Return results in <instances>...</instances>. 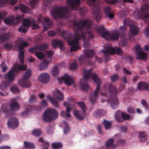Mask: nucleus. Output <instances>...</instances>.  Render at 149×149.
Returning <instances> with one entry per match:
<instances>
[{"mask_svg":"<svg viewBox=\"0 0 149 149\" xmlns=\"http://www.w3.org/2000/svg\"><path fill=\"white\" fill-rule=\"evenodd\" d=\"M92 24L91 21L87 19L75 22L73 24V28L74 30V39L72 40L73 38L72 34L67 31H63L61 32L62 37L64 39L68 40V44L69 45L78 44V40L82 39L84 42V47H87L89 46V41L85 42L86 35H88L89 40L94 38V35L91 32Z\"/></svg>","mask_w":149,"mask_h":149,"instance_id":"f257e3e1","label":"nucleus"},{"mask_svg":"<svg viewBox=\"0 0 149 149\" xmlns=\"http://www.w3.org/2000/svg\"><path fill=\"white\" fill-rule=\"evenodd\" d=\"M93 69L91 68L88 70L84 69V78L80 80V84L82 86V90L84 91H86L89 86L86 83H84V82H86L91 77L92 78L94 82L97 84V86L94 93L90 97V100L91 102L94 103L97 98V96L100 88V84L101 81L97 75L95 73L91 74Z\"/></svg>","mask_w":149,"mask_h":149,"instance_id":"f03ea898","label":"nucleus"},{"mask_svg":"<svg viewBox=\"0 0 149 149\" xmlns=\"http://www.w3.org/2000/svg\"><path fill=\"white\" fill-rule=\"evenodd\" d=\"M52 16L56 20L58 18L66 19L70 16L68 8L65 6H55L51 12Z\"/></svg>","mask_w":149,"mask_h":149,"instance_id":"7ed1b4c3","label":"nucleus"},{"mask_svg":"<svg viewBox=\"0 0 149 149\" xmlns=\"http://www.w3.org/2000/svg\"><path fill=\"white\" fill-rule=\"evenodd\" d=\"M97 31L101 36L107 40H112L117 41L119 37L118 32L116 31L111 35L108 31H106V29L103 26H100L97 28Z\"/></svg>","mask_w":149,"mask_h":149,"instance_id":"20e7f679","label":"nucleus"},{"mask_svg":"<svg viewBox=\"0 0 149 149\" xmlns=\"http://www.w3.org/2000/svg\"><path fill=\"white\" fill-rule=\"evenodd\" d=\"M58 116V112L56 109L49 108L44 113L42 119L45 122H50L56 119Z\"/></svg>","mask_w":149,"mask_h":149,"instance_id":"39448f33","label":"nucleus"},{"mask_svg":"<svg viewBox=\"0 0 149 149\" xmlns=\"http://www.w3.org/2000/svg\"><path fill=\"white\" fill-rule=\"evenodd\" d=\"M104 92H103L102 90L100 92V93L102 95H105L106 92H108L112 96L116 97L118 93V91L116 87L109 82L106 83L104 87Z\"/></svg>","mask_w":149,"mask_h":149,"instance_id":"423d86ee","label":"nucleus"},{"mask_svg":"<svg viewBox=\"0 0 149 149\" xmlns=\"http://www.w3.org/2000/svg\"><path fill=\"white\" fill-rule=\"evenodd\" d=\"M31 75V70L30 69L27 70L22 79L18 81V85L21 86L22 87L27 88L30 87L31 84L30 82L27 80L26 79L30 77Z\"/></svg>","mask_w":149,"mask_h":149,"instance_id":"0eeeda50","label":"nucleus"},{"mask_svg":"<svg viewBox=\"0 0 149 149\" xmlns=\"http://www.w3.org/2000/svg\"><path fill=\"white\" fill-rule=\"evenodd\" d=\"M102 52L107 55L105 58V60H107L109 58V56L108 55L109 54H113L116 52L118 55H121L123 53L122 50L120 48L117 47L114 48L110 46L107 47L105 49L102 50Z\"/></svg>","mask_w":149,"mask_h":149,"instance_id":"6e6552de","label":"nucleus"},{"mask_svg":"<svg viewBox=\"0 0 149 149\" xmlns=\"http://www.w3.org/2000/svg\"><path fill=\"white\" fill-rule=\"evenodd\" d=\"M84 52V56H81L79 58V61L81 64L88 62V58H92L94 54V51L93 50H85Z\"/></svg>","mask_w":149,"mask_h":149,"instance_id":"1a4fd4ad","label":"nucleus"},{"mask_svg":"<svg viewBox=\"0 0 149 149\" xmlns=\"http://www.w3.org/2000/svg\"><path fill=\"white\" fill-rule=\"evenodd\" d=\"M23 17V16L22 15H19L17 16H13L11 18L4 19V21L7 24L12 25L15 24L17 25L21 21Z\"/></svg>","mask_w":149,"mask_h":149,"instance_id":"9d476101","label":"nucleus"},{"mask_svg":"<svg viewBox=\"0 0 149 149\" xmlns=\"http://www.w3.org/2000/svg\"><path fill=\"white\" fill-rule=\"evenodd\" d=\"M102 6L99 4L94 5L92 9V12L93 14L95 19L97 21L100 20L101 18L100 14Z\"/></svg>","mask_w":149,"mask_h":149,"instance_id":"9b49d317","label":"nucleus"},{"mask_svg":"<svg viewBox=\"0 0 149 149\" xmlns=\"http://www.w3.org/2000/svg\"><path fill=\"white\" fill-rule=\"evenodd\" d=\"M67 6L72 10H77L80 4V0H67Z\"/></svg>","mask_w":149,"mask_h":149,"instance_id":"f8f14e48","label":"nucleus"},{"mask_svg":"<svg viewBox=\"0 0 149 149\" xmlns=\"http://www.w3.org/2000/svg\"><path fill=\"white\" fill-rule=\"evenodd\" d=\"M58 81L60 84H61L63 81H64L65 83L68 86L71 85L74 82L72 78L67 74H65L61 78H58Z\"/></svg>","mask_w":149,"mask_h":149,"instance_id":"ddd939ff","label":"nucleus"},{"mask_svg":"<svg viewBox=\"0 0 149 149\" xmlns=\"http://www.w3.org/2000/svg\"><path fill=\"white\" fill-rule=\"evenodd\" d=\"M135 48L137 54L136 58L137 59H145L147 58V54L142 52V49L139 45H136Z\"/></svg>","mask_w":149,"mask_h":149,"instance_id":"4468645a","label":"nucleus"},{"mask_svg":"<svg viewBox=\"0 0 149 149\" xmlns=\"http://www.w3.org/2000/svg\"><path fill=\"white\" fill-rule=\"evenodd\" d=\"M126 28V26H121L119 27L118 31L119 36H120L122 38V45L124 46H125L127 43V40L125 38Z\"/></svg>","mask_w":149,"mask_h":149,"instance_id":"2eb2a0df","label":"nucleus"},{"mask_svg":"<svg viewBox=\"0 0 149 149\" xmlns=\"http://www.w3.org/2000/svg\"><path fill=\"white\" fill-rule=\"evenodd\" d=\"M121 112L120 111H117L115 115L116 120L118 122H122L123 120H128L130 118L129 115L126 114L123 112L121 114V117L122 118L120 117Z\"/></svg>","mask_w":149,"mask_h":149,"instance_id":"dca6fc26","label":"nucleus"},{"mask_svg":"<svg viewBox=\"0 0 149 149\" xmlns=\"http://www.w3.org/2000/svg\"><path fill=\"white\" fill-rule=\"evenodd\" d=\"M52 44L53 48L55 49L58 46L60 48L61 51L64 50L65 47L62 41L58 39H54L52 40Z\"/></svg>","mask_w":149,"mask_h":149,"instance_id":"f3484780","label":"nucleus"},{"mask_svg":"<svg viewBox=\"0 0 149 149\" xmlns=\"http://www.w3.org/2000/svg\"><path fill=\"white\" fill-rule=\"evenodd\" d=\"M139 30L137 26L131 25L130 26V30L128 34L129 37H132L136 35L139 33Z\"/></svg>","mask_w":149,"mask_h":149,"instance_id":"a211bd4d","label":"nucleus"},{"mask_svg":"<svg viewBox=\"0 0 149 149\" xmlns=\"http://www.w3.org/2000/svg\"><path fill=\"white\" fill-rule=\"evenodd\" d=\"M8 125L11 129H15L18 125V120L17 118L12 117L8 121Z\"/></svg>","mask_w":149,"mask_h":149,"instance_id":"6ab92c4d","label":"nucleus"},{"mask_svg":"<svg viewBox=\"0 0 149 149\" xmlns=\"http://www.w3.org/2000/svg\"><path fill=\"white\" fill-rule=\"evenodd\" d=\"M39 81L44 84H46L49 82L50 80L49 75L46 73L41 74L39 77Z\"/></svg>","mask_w":149,"mask_h":149,"instance_id":"aec40b11","label":"nucleus"},{"mask_svg":"<svg viewBox=\"0 0 149 149\" xmlns=\"http://www.w3.org/2000/svg\"><path fill=\"white\" fill-rule=\"evenodd\" d=\"M73 114L76 118L80 120H83L86 116V112H84L81 111H74Z\"/></svg>","mask_w":149,"mask_h":149,"instance_id":"412c9836","label":"nucleus"},{"mask_svg":"<svg viewBox=\"0 0 149 149\" xmlns=\"http://www.w3.org/2000/svg\"><path fill=\"white\" fill-rule=\"evenodd\" d=\"M1 110L4 113H6L7 117L13 114V113L9 110L8 105L6 104H3L2 105Z\"/></svg>","mask_w":149,"mask_h":149,"instance_id":"4be33fe9","label":"nucleus"},{"mask_svg":"<svg viewBox=\"0 0 149 149\" xmlns=\"http://www.w3.org/2000/svg\"><path fill=\"white\" fill-rule=\"evenodd\" d=\"M138 88L140 90L149 91V85L144 82H140L138 84Z\"/></svg>","mask_w":149,"mask_h":149,"instance_id":"5701e85b","label":"nucleus"},{"mask_svg":"<svg viewBox=\"0 0 149 149\" xmlns=\"http://www.w3.org/2000/svg\"><path fill=\"white\" fill-rule=\"evenodd\" d=\"M44 21L43 22V24L44 27V30L46 31L52 25L53 23L50 20L49 17H44Z\"/></svg>","mask_w":149,"mask_h":149,"instance_id":"b1692460","label":"nucleus"},{"mask_svg":"<svg viewBox=\"0 0 149 149\" xmlns=\"http://www.w3.org/2000/svg\"><path fill=\"white\" fill-rule=\"evenodd\" d=\"M104 12L107 17L112 19L114 17V15L113 13H111V8L108 6H106L104 8Z\"/></svg>","mask_w":149,"mask_h":149,"instance_id":"393cba45","label":"nucleus"},{"mask_svg":"<svg viewBox=\"0 0 149 149\" xmlns=\"http://www.w3.org/2000/svg\"><path fill=\"white\" fill-rule=\"evenodd\" d=\"M17 70L16 66H15L13 68H12V69L8 72L7 75V77L10 81H12L15 78V75L13 72L14 71L16 72Z\"/></svg>","mask_w":149,"mask_h":149,"instance_id":"a878e982","label":"nucleus"},{"mask_svg":"<svg viewBox=\"0 0 149 149\" xmlns=\"http://www.w3.org/2000/svg\"><path fill=\"white\" fill-rule=\"evenodd\" d=\"M114 140L112 139H110L106 143V149H114L116 147V145H113Z\"/></svg>","mask_w":149,"mask_h":149,"instance_id":"bb28decb","label":"nucleus"},{"mask_svg":"<svg viewBox=\"0 0 149 149\" xmlns=\"http://www.w3.org/2000/svg\"><path fill=\"white\" fill-rule=\"evenodd\" d=\"M105 111L102 109H99L95 111L93 115V116L97 118H99L102 116L105 113Z\"/></svg>","mask_w":149,"mask_h":149,"instance_id":"cd10ccee","label":"nucleus"},{"mask_svg":"<svg viewBox=\"0 0 149 149\" xmlns=\"http://www.w3.org/2000/svg\"><path fill=\"white\" fill-rule=\"evenodd\" d=\"M10 109L11 111H15L19 110L20 107L19 104L17 102H13L10 104Z\"/></svg>","mask_w":149,"mask_h":149,"instance_id":"c85d7f7f","label":"nucleus"},{"mask_svg":"<svg viewBox=\"0 0 149 149\" xmlns=\"http://www.w3.org/2000/svg\"><path fill=\"white\" fill-rule=\"evenodd\" d=\"M54 96L58 100L63 101V95L61 92L57 90L53 92Z\"/></svg>","mask_w":149,"mask_h":149,"instance_id":"c756f323","label":"nucleus"},{"mask_svg":"<svg viewBox=\"0 0 149 149\" xmlns=\"http://www.w3.org/2000/svg\"><path fill=\"white\" fill-rule=\"evenodd\" d=\"M10 37V33L9 32L3 33L2 35L0 36V42L3 43L8 40Z\"/></svg>","mask_w":149,"mask_h":149,"instance_id":"7c9ffc66","label":"nucleus"},{"mask_svg":"<svg viewBox=\"0 0 149 149\" xmlns=\"http://www.w3.org/2000/svg\"><path fill=\"white\" fill-rule=\"evenodd\" d=\"M19 9L23 12L26 13L29 11V8L22 4H20L18 6H16L15 7V10H17Z\"/></svg>","mask_w":149,"mask_h":149,"instance_id":"2f4dec72","label":"nucleus"},{"mask_svg":"<svg viewBox=\"0 0 149 149\" xmlns=\"http://www.w3.org/2000/svg\"><path fill=\"white\" fill-rule=\"evenodd\" d=\"M111 106L113 109H116L119 104V100L116 97L113 98L110 100Z\"/></svg>","mask_w":149,"mask_h":149,"instance_id":"473e14b6","label":"nucleus"},{"mask_svg":"<svg viewBox=\"0 0 149 149\" xmlns=\"http://www.w3.org/2000/svg\"><path fill=\"white\" fill-rule=\"evenodd\" d=\"M51 61V59L50 58H49V59H45L39 66L40 70H43L46 69L48 66L49 62Z\"/></svg>","mask_w":149,"mask_h":149,"instance_id":"72a5a7b5","label":"nucleus"},{"mask_svg":"<svg viewBox=\"0 0 149 149\" xmlns=\"http://www.w3.org/2000/svg\"><path fill=\"white\" fill-rule=\"evenodd\" d=\"M47 98L54 107L57 108H59V104L56 100L49 95L47 96Z\"/></svg>","mask_w":149,"mask_h":149,"instance_id":"f704fd0d","label":"nucleus"},{"mask_svg":"<svg viewBox=\"0 0 149 149\" xmlns=\"http://www.w3.org/2000/svg\"><path fill=\"white\" fill-rule=\"evenodd\" d=\"M139 139L141 141H146L147 135L144 132H139Z\"/></svg>","mask_w":149,"mask_h":149,"instance_id":"c9c22d12","label":"nucleus"},{"mask_svg":"<svg viewBox=\"0 0 149 149\" xmlns=\"http://www.w3.org/2000/svg\"><path fill=\"white\" fill-rule=\"evenodd\" d=\"M32 107L31 106H28L25 107L26 110L21 112V116L23 117H26L27 116L28 113L31 111Z\"/></svg>","mask_w":149,"mask_h":149,"instance_id":"e433bc0d","label":"nucleus"},{"mask_svg":"<svg viewBox=\"0 0 149 149\" xmlns=\"http://www.w3.org/2000/svg\"><path fill=\"white\" fill-rule=\"evenodd\" d=\"M24 148L30 149H34L35 146L34 144L28 141H24Z\"/></svg>","mask_w":149,"mask_h":149,"instance_id":"4c0bfd02","label":"nucleus"},{"mask_svg":"<svg viewBox=\"0 0 149 149\" xmlns=\"http://www.w3.org/2000/svg\"><path fill=\"white\" fill-rule=\"evenodd\" d=\"M62 147V144L60 142L53 143L51 144L52 149H60Z\"/></svg>","mask_w":149,"mask_h":149,"instance_id":"58836bf2","label":"nucleus"},{"mask_svg":"<svg viewBox=\"0 0 149 149\" xmlns=\"http://www.w3.org/2000/svg\"><path fill=\"white\" fill-rule=\"evenodd\" d=\"M78 104L82 110L84 112H86L87 110V107L84 103L83 102H78Z\"/></svg>","mask_w":149,"mask_h":149,"instance_id":"ea45409f","label":"nucleus"},{"mask_svg":"<svg viewBox=\"0 0 149 149\" xmlns=\"http://www.w3.org/2000/svg\"><path fill=\"white\" fill-rule=\"evenodd\" d=\"M141 10L142 13L148 11L149 10V4L146 3L142 6Z\"/></svg>","mask_w":149,"mask_h":149,"instance_id":"a19ab883","label":"nucleus"},{"mask_svg":"<svg viewBox=\"0 0 149 149\" xmlns=\"http://www.w3.org/2000/svg\"><path fill=\"white\" fill-rule=\"evenodd\" d=\"M103 123L104 125L105 129L108 130L111 127L112 123L111 121H108L104 120H103Z\"/></svg>","mask_w":149,"mask_h":149,"instance_id":"79ce46f5","label":"nucleus"},{"mask_svg":"<svg viewBox=\"0 0 149 149\" xmlns=\"http://www.w3.org/2000/svg\"><path fill=\"white\" fill-rule=\"evenodd\" d=\"M49 47V45L47 43L42 44L41 45H38L37 47L38 50H39L44 51L47 49Z\"/></svg>","mask_w":149,"mask_h":149,"instance_id":"37998d69","label":"nucleus"},{"mask_svg":"<svg viewBox=\"0 0 149 149\" xmlns=\"http://www.w3.org/2000/svg\"><path fill=\"white\" fill-rule=\"evenodd\" d=\"M18 57L21 63L22 64L24 61V51H20L18 55Z\"/></svg>","mask_w":149,"mask_h":149,"instance_id":"c03bdc74","label":"nucleus"},{"mask_svg":"<svg viewBox=\"0 0 149 149\" xmlns=\"http://www.w3.org/2000/svg\"><path fill=\"white\" fill-rule=\"evenodd\" d=\"M31 24V22L27 19H25L22 21V24L23 26L29 27Z\"/></svg>","mask_w":149,"mask_h":149,"instance_id":"a18cd8bd","label":"nucleus"},{"mask_svg":"<svg viewBox=\"0 0 149 149\" xmlns=\"http://www.w3.org/2000/svg\"><path fill=\"white\" fill-rule=\"evenodd\" d=\"M59 72L58 68L57 66L53 67L52 72V74L53 76L55 77L57 76L58 75Z\"/></svg>","mask_w":149,"mask_h":149,"instance_id":"49530a36","label":"nucleus"},{"mask_svg":"<svg viewBox=\"0 0 149 149\" xmlns=\"http://www.w3.org/2000/svg\"><path fill=\"white\" fill-rule=\"evenodd\" d=\"M35 54L36 57L40 59L43 58L44 57V54L42 52H36Z\"/></svg>","mask_w":149,"mask_h":149,"instance_id":"de8ad7c7","label":"nucleus"},{"mask_svg":"<svg viewBox=\"0 0 149 149\" xmlns=\"http://www.w3.org/2000/svg\"><path fill=\"white\" fill-rule=\"evenodd\" d=\"M29 46V44L27 42L22 43L18 46V49L19 50H22L26 47Z\"/></svg>","mask_w":149,"mask_h":149,"instance_id":"09e8293b","label":"nucleus"},{"mask_svg":"<svg viewBox=\"0 0 149 149\" xmlns=\"http://www.w3.org/2000/svg\"><path fill=\"white\" fill-rule=\"evenodd\" d=\"M32 134L36 136H39L41 134V132L39 129H36L33 130Z\"/></svg>","mask_w":149,"mask_h":149,"instance_id":"8fccbe9b","label":"nucleus"},{"mask_svg":"<svg viewBox=\"0 0 149 149\" xmlns=\"http://www.w3.org/2000/svg\"><path fill=\"white\" fill-rule=\"evenodd\" d=\"M10 90L14 94L18 93L19 91V90L18 88L15 86H12L10 88Z\"/></svg>","mask_w":149,"mask_h":149,"instance_id":"3c124183","label":"nucleus"},{"mask_svg":"<svg viewBox=\"0 0 149 149\" xmlns=\"http://www.w3.org/2000/svg\"><path fill=\"white\" fill-rule=\"evenodd\" d=\"M13 45L12 44L8 43H6L3 45V47L4 48L8 50L10 49L13 47Z\"/></svg>","mask_w":149,"mask_h":149,"instance_id":"603ef678","label":"nucleus"},{"mask_svg":"<svg viewBox=\"0 0 149 149\" xmlns=\"http://www.w3.org/2000/svg\"><path fill=\"white\" fill-rule=\"evenodd\" d=\"M64 123L65 125L64 127V132L65 134H67L69 131L70 129L67 123L65 121H64Z\"/></svg>","mask_w":149,"mask_h":149,"instance_id":"864d4df0","label":"nucleus"},{"mask_svg":"<svg viewBox=\"0 0 149 149\" xmlns=\"http://www.w3.org/2000/svg\"><path fill=\"white\" fill-rule=\"evenodd\" d=\"M78 65L76 62H74L72 63L70 65V69L72 70H74L77 68Z\"/></svg>","mask_w":149,"mask_h":149,"instance_id":"5fc2aeb1","label":"nucleus"},{"mask_svg":"<svg viewBox=\"0 0 149 149\" xmlns=\"http://www.w3.org/2000/svg\"><path fill=\"white\" fill-rule=\"evenodd\" d=\"M26 66L25 65H18L17 66V69L22 70H25L26 69Z\"/></svg>","mask_w":149,"mask_h":149,"instance_id":"6e6d98bb","label":"nucleus"},{"mask_svg":"<svg viewBox=\"0 0 149 149\" xmlns=\"http://www.w3.org/2000/svg\"><path fill=\"white\" fill-rule=\"evenodd\" d=\"M119 76L116 74H114L112 75L111 78V81L113 82H114L117 81L119 79Z\"/></svg>","mask_w":149,"mask_h":149,"instance_id":"4d7b16f0","label":"nucleus"},{"mask_svg":"<svg viewBox=\"0 0 149 149\" xmlns=\"http://www.w3.org/2000/svg\"><path fill=\"white\" fill-rule=\"evenodd\" d=\"M79 49V47L77 45H74L71 47L70 50V52H72L76 51Z\"/></svg>","mask_w":149,"mask_h":149,"instance_id":"13d9d810","label":"nucleus"},{"mask_svg":"<svg viewBox=\"0 0 149 149\" xmlns=\"http://www.w3.org/2000/svg\"><path fill=\"white\" fill-rule=\"evenodd\" d=\"M38 0H31L30 2V5L32 6V8H34Z\"/></svg>","mask_w":149,"mask_h":149,"instance_id":"bf43d9fd","label":"nucleus"},{"mask_svg":"<svg viewBox=\"0 0 149 149\" xmlns=\"http://www.w3.org/2000/svg\"><path fill=\"white\" fill-rule=\"evenodd\" d=\"M18 31L22 33H25L27 31V29L26 28L23 27H19L18 29Z\"/></svg>","mask_w":149,"mask_h":149,"instance_id":"052dcab7","label":"nucleus"},{"mask_svg":"<svg viewBox=\"0 0 149 149\" xmlns=\"http://www.w3.org/2000/svg\"><path fill=\"white\" fill-rule=\"evenodd\" d=\"M148 26L146 27L144 33L146 37L149 38V22L148 23Z\"/></svg>","mask_w":149,"mask_h":149,"instance_id":"680f3d73","label":"nucleus"},{"mask_svg":"<svg viewBox=\"0 0 149 149\" xmlns=\"http://www.w3.org/2000/svg\"><path fill=\"white\" fill-rule=\"evenodd\" d=\"M47 132L49 134H52L53 132V129L52 127L49 126L47 129Z\"/></svg>","mask_w":149,"mask_h":149,"instance_id":"e2e57ef3","label":"nucleus"},{"mask_svg":"<svg viewBox=\"0 0 149 149\" xmlns=\"http://www.w3.org/2000/svg\"><path fill=\"white\" fill-rule=\"evenodd\" d=\"M36 100V96L35 95H32L30 98L29 102L30 103H32Z\"/></svg>","mask_w":149,"mask_h":149,"instance_id":"0e129e2a","label":"nucleus"},{"mask_svg":"<svg viewBox=\"0 0 149 149\" xmlns=\"http://www.w3.org/2000/svg\"><path fill=\"white\" fill-rule=\"evenodd\" d=\"M72 110V108H70L68 107H66V111L67 113L66 115L67 116V117H69L71 116V114L70 113V111Z\"/></svg>","mask_w":149,"mask_h":149,"instance_id":"69168bd1","label":"nucleus"},{"mask_svg":"<svg viewBox=\"0 0 149 149\" xmlns=\"http://www.w3.org/2000/svg\"><path fill=\"white\" fill-rule=\"evenodd\" d=\"M125 143V141L124 140L122 139L118 140L117 142V144L120 146L123 145Z\"/></svg>","mask_w":149,"mask_h":149,"instance_id":"338daca9","label":"nucleus"},{"mask_svg":"<svg viewBox=\"0 0 149 149\" xmlns=\"http://www.w3.org/2000/svg\"><path fill=\"white\" fill-rule=\"evenodd\" d=\"M55 35L56 33L53 31H50L48 32V36L49 37H53Z\"/></svg>","mask_w":149,"mask_h":149,"instance_id":"774afa93","label":"nucleus"}]
</instances>
